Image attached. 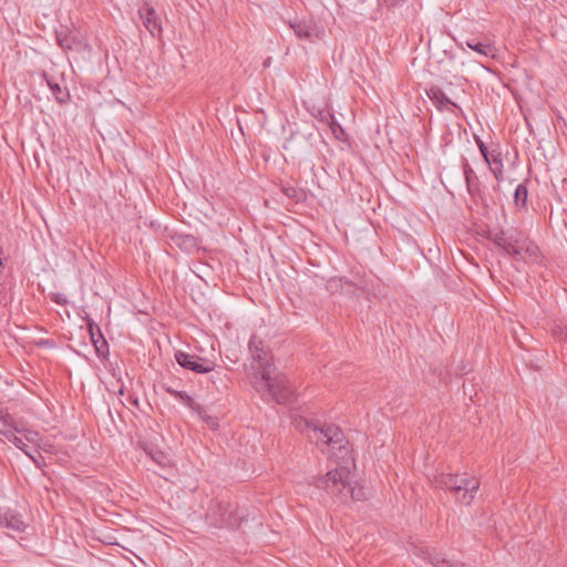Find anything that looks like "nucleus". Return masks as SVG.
<instances>
[{
    "label": "nucleus",
    "mask_w": 567,
    "mask_h": 567,
    "mask_svg": "<svg viewBox=\"0 0 567 567\" xmlns=\"http://www.w3.org/2000/svg\"><path fill=\"white\" fill-rule=\"evenodd\" d=\"M52 93L55 95V99L60 103H64L69 99V93L63 91L62 87L58 83H48Z\"/></svg>",
    "instance_id": "obj_23"
},
{
    "label": "nucleus",
    "mask_w": 567,
    "mask_h": 567,
    "mask_svg": "<svg viewBox=\"0 0 567 567\" xmlns=\"http://www.w3.org/2000/svg\"><path fill=\"white\" fill-rule=\"evenodd\" d=\"M331 128H332L334 136L338 140H341L342 138L341 136L344 134L343 128L338 123H334V122L332 123Z\"/></svg>",
    "instance_id": "obj_28"
},
{
    "label": "nucleus",
    "mask_w": 567,
    "mask_h": 567,
    "mask_svg": "<svg viewBox=\"0 0 567 567\" xmlns=\"http://www.w3.org/2000/svg\"><path fill=\"white\" fill-rule=\"evenodd\" d=\"M175 359L181 367L196 373H208L215 368V363L212 360L183 351H177Z\"/></svg>",
    "instance_id": "obj_7"
},
{
    "label": "nucleus",
    "mask_w": 567,
    "mask_h": 567,
    "mask_svg": "<svg viewBox=\"0 0 567 567\" xmlns=\"http://www.w3.org/2000/svg\"><path fill=\"white\" fill-rule=\"evenodd\" d=\"M344 286H352V282L339 277L331 278L327 282V289L331 293L340 292L341 290H343Z\"/></svg>",
    "instance_id": "obj_20"
},
{
    "label": "nucleus",
    "mask_w": 567,
    "mask_h": 567,
    "mask_svg": "<svg viewBox=\"0 0 567 567\" xmlns=\"http://www.w3.org/2000/svg\"><path fill=\"white\" fill-rule=\"evenodd\" d=\"M493 163H494L497 167H495V168L491 167V168H492V171H493V173H494V175H495L496 179H501V177H502V169H501V167H502V161H501V159H497V158H494Z\"/></svg>",
    "instance_id": "obj_27"
},
{
    "label": "nucleus",
    "mask_w": 567,
    "mask_h": 567,
    "mask_svg": "<svg viewBox=\"0 0 567 567\" xmlns=\"http://www.w3.org/2000/svg\"><path fill=\"white\" fill-rule=\"evenodd\" d=\"M427 559L434 567H466L464 563L450 560L444 554L435 550L429 553Z\"/></svg>",
    "instance_id": "obj_16"
},
{
    "label": "nucleus",
    "mask_w": 567,
    "mask_h": 567,
    "mask_svg": "<svg viewBox=\"0 0 567 567\" xmlns=\"http://www.w3.org/2000/svg\"><path fill=\"white\" fill-rule=\"evenodd\" d=\"M218 511L220 512V517L216 525L219 527L227 528H236L239 526L238 518L233 514V512L228 508V505L219 504Z\"/></svg>",
    "instance_id": "obj_13"
},
{
    "label": "nucleus",
    "mask_w": 567,
    "mask_h": 567,
    "mask_svg": "<svg viewBox=\"0 0 567 567\" xmlns=\"http://www.w3.org/2000/svg\"><path fill=\"white\" fill-rule=\"evenodd\" d=\"M478 147H480V151H481L482 155L484 156V158H485L486 163H487V164H491V163H489V159H488V156H487V148H486V146L484 145V143H483V142H480V143H478Z\"/></svg>",
    "instance_id": "obj_29"
},
{
    "label": "nucleus",
    "mask_w": 567,
    "mask_h": 567,
    "mask_svg": "<svg viewBox=\"0 0 567 567\" xmlns=\"http://www.w3.org/2000/svg\"><path fill=\"white\" fill-rule=\"evenodd\" d=\"M466 45L484 58H495L497 50L489 43L481 42L476 39H470Z\"/></svg>",
    "instance_id": "obj_15"
},
{
    "label": "nucleus",
    "mask_w": 567,
    "mask_h": 567,
    "mask_svg": "<svg viewBox=\"0 0 567 567\" xmlns=\"http://www.w3.org/2000/svg\"><path fill=\"white\" fill-rule=\"evenodd\" d=\"M271 377L282 378V384H277L272 388L268 384V380L262 379L261 377L258 379L256 377L254 383L255 389L262 395L268 394L278 404L289 403L295 395V389L292 384L284 373L277 371L276 367H274V372L271 373Z\"/></svg>",
    "instance_id": "obj_5"
},
{
    "label": "nucleus",
    "mask_w": 567,
    "mask_h": 567,
    "mask_svg": "<svg viewBox=\"0 0 567 567\" xmlns=\"http://www.w3.org/2000/svg\"><path fill=\"white\" fill-rule=\"evenodd\" d=\"M426 95L439 110L456 107V104L437 86H432L426 90Z\"/></svg>",
    "instance_id": "obj_12"
},
{
    "label": "nucleus",
    "mask_w": 567,
    "mask_h": 567,
    "mask_svg": "<svg viewBox=\"0 0 567 567\" xmlns=\"http://www.w3.org/2000/svg\"><path fill=\"white\" fill-rule=\"evenodd\" d=\"M558 338L559 340L567 342V329L561 331Z\"/></svg>",
    "instance_id": "obj_30"
},
{
    "label": "nucleus",
    "mask_w": 567,
    "mask_h": 567,
    "mask_svg": "<svg viewBox=\"0 0 567 567\" xmlns=\"http://www.w3.org/2000/svg\"><path fill=\"white\" fill-rule=\"evenodd\" d=\"M40 449H35L34 451H30L27 455L38 468H42L47 465L44 457L39 451Z\"/></svg>",
    "instance_id": "obj_24"
},
{
    "label": "nucleus",
    "mask_w": 567,
    "mask_h": 567,
    "mask_svg": "<svg viewBox=\"0 0 567 567\" xmlns=\"http://www.w3.org/2000/svg\"><path fill=\"white\" fill-rule=\"evenodd\" d=\"M0 527H6L17 533H22L27 524L21 516L12 511H0Z\"/></svg>",
    "instance_id": "obj_10"
},
{
    "label": "nucleus",
    "mask_w": 567,
    "mask_h": 567,
    "mask_svg": "<svg viewBox=\"0 0 567 567\" xmlns=\"http://www.w3.org/2000/svg\"><path fill=\"white\" fill-rule=\"evenodd\" d=\"M528 190L525 185H517L514 193V202L517 207H525L527 204Z\"/></svg>",
    "instance_id": "obj_21"
},
{
    "label": "nucleus",
    "mask_w": 567,
    "mask_h": 567,
    "mask_svg": "<svg viewBox=\"0 0 567 567\" xmlns=\"http://www.w3.org/2000/svg\"><path fill=\"white\" fill-rule=\"evenodd\" d=\"M55 38L58 44L65 51L72 50L74 48V44L78 43V40L75 39V37L71 34L68 27L61 25L55 31Z\"/></svg>",
    "instance_id": "obj_14"
},
{
    "label": "nucleus",
    "mask_w": 567,
    "mask_h": 567,
    "mask_svg": "<svg viewBox=\"0 0 567 567\" xmlns=\"http://www.w3.org/2000/svg\"><path fill=\"white\" fill-rule=\"evenodd\" d=\"M464 176L470 190H472L473 183L477 179L474 169L466 163L464 165Z\"/></svg>",
    "instance_id": "obj_25"
},
{
    "label": "nucleus",
    "mask_w": 567,
    "mask_h": 567,
    "mask_svg": "<svg viewBox=\"0 0 567 567\" xmlns=\"http://www.w3.org/2000/svg\"><path fill=\"white\" fill-rule=\"evenodd\" d=\"M344 464L329 471L323 476L313 477L311 484L317 488L324 491L331 497H336L340 502L362 501L367 498V491L363 487L352 485L351 465L353 458L348 451H339Z\"/></svg>",
    "instance_id": "obj_1"
},
{
    "label": "nucleus",
    "mask_w": 567,
    "mask_h": 567,
    "mask_svg": "<svg viewBox=\"0 0 567 567\" xmlns=\"http://www.w3.org/2000/svg\"><path fill=\"white\" fill-rule=\"evenodd\" d=\"M172 393L178 398L184 404H186L188 408H190L192 410L196 411L199 416L210 426V427H216L217 426V421L212 417V416H207L205 414V411L203 410V408L195 402V400L185 391H172Z\"/></svg>",
    "instance_id": "obj_11"
},
{
    "label": "nucleus",
    "mask_w": 567,
    "mask_h": 567,
    "mask_svg": "<svg viewBox=\"0 0 567 567\" xmlns=\"http://www.w3.org/2000/svg\"><path fill=\"white\" fill-rule=\"evenodd\" d=\"M83 319L87 323L92 343L95 346L96 350L100 351L99 342L102 341V344H106L100 328L87 316L83 317Z\"/></svg>",
    "instance_id": "obj_18"
},
{
    "label": "nucleus",
    "mask_w": 567,
    "mask_h": 567,
    "mask_svg": "<svg viewBox=\"0 0 567 567\" xmlns=\"http://www.w3.org/2000/svg\"><path fill=\"white\" fill-rule=\"evenodd\" d=\"M494 243L518 261H533L538 256V247L528 237L518 231L496 234Z\"/></svg>",
    "instance_id": "obj_3"
},
{
    "label": "nucleus",
    "mask_w": 567,
    "mask_h": 567,
    "mask_svg": "<svg viewBox=\"0 0 567 567\" xmlns=\"http://www.w3.org/2000/svg\"><path fill=\"white\" fill-rule=\"evenodd\" d=\"M248 347L254 361L258 362L257 374L261 375L262 379L268 380V382H270L268 384L272 388L277 384H282V378L271 377L275 365L268 358L269 355L265 349L262 340L258 339L256 336H252L249 340Z\"/></svg>",
    "instance_id": "obj_6"
},
{
    "label": "nucleus",
    "mask_w": 567,
    "mask_h": 567,
    "mask_svg": "<svg viewBox=\"0 0 567 567\" xmlns=\"http://www.w3.org/2000/svg\"><path fill=\"white\" fill-rule=\"evenodd\" d=\"M295 427L302 433L306 432L308 437L322 451L326 447H331V450H344L346 454H348L343 433L337 425L319 426L310 420L299 417L295 420Z\"/></svg>",
    "instance_id": "obj_2"
},
{
    "label": "nucleus",
    "mask_w": 567,
    "mask_h": 567,
    "mask_svg": "<svg viewBox=\"0 0 567 567\" xmlns=\"http://www.w3.org/2000/svg\"><path fill=\"white\" fill-rule=\"evenodd\" d=\"M290 27L300 40H307L309 42H315L317 39H320L323 32L317 25L307 22H295L291 23Z\"/></svg>",
    "instance_id": "obj_9"
},
{
    "label": "nucleus",
    "mask_w": 567,
    "mask_h": 567,
    "mask_svg": "<svg viewBox=\"0 0 567 567\" xmlns=\"http://www.w3.org/2000/svg\"><path fill=\"white\" fill-rule=\"evenodd\" d=\"M18 426L14 424L12 417L7 414L4 416H0V434H2L6 439L9 433L17 432Z\"/></svg>",
    "instance_id": "obj_19"
},
{
    "label": "nucleus",
    "mask_w": 567,
    "mask_h": 567,
    "mask_svg": "<svg viewBox=\"0 0 567 567\" xmlns=\"http://www.w3.org/2000/svg\"><path fill=\"white\" fill-rule=\"evenodd\" d=\"M154 462H156L159 466L165 467L169 463L168 456L163 452H154L151 454Z\"/></svg>",
    "instance_id": "obj_26"
},
{
    "label": "nucleus",
    "mask_w": 567,
    "mask_h": 567,
    "mask_svg": "<svg viewBox=\"0 0 567 567\" xmlns=\"http://www.w3.org/2000/svg\"><path fill=\"white\" fill-rule=\"evenodd\" d=\"M19 434H21L29 443L33 444L37 449H42L47 451L42 446V437L38 431L28 427H18L16 429Z\"/></svg>",
    "instance_id": "obj_17"
},
{
    "label": "nucleus",
    "mask_w": 567,
    "mask_h": 567,
    "mask_svg": "<svg viewBox=\"0 0 567 567\" xmlns=\"http://www.w3.org/2000/svg\"><path fill=\"white\" fill-rule=\"evenodd\" d=\"M437 487L451 492L457 502L470 505L480 488V482L467 475L440 474L435 477Z\"/></svg>",
    "instance_id": "obj_4"
},
{
    "label": "nucleus",
    "mask_w": 567,
    "mask_h": 567,
    "mask_svg": "<svg viewBox=\"0 0 567 567\" xmlns=\"http://www.w3.org/2000/svg\"><path fill=\"white\" fill-rule=\"evenodd\" d=\"M18 432L9 433L7 440L12 443L17 449L21 450L25 455L31 451L23 442L22 437L17 435Z\"/></svg>",
    "instance_id": "obj_22"
},
{
    "label": "nucleus",
    "mask_w": 567,
    "mask_h": 567,
    "mask_svg": "<svg viewBox=\"0 0 567 567\" xmlns=\"http://www.w3.org/2000/svg\"><path fill=\"white\" fill-rule=\"evenodd\" d=\"M138 16L142 20L144 27L146 30L153 35V37H161L162 35V22L156 13L155 9L147 2H145L140 9H138Z\"/></svg>",
    "instance_id": "obj_8"
}]
</instances>
